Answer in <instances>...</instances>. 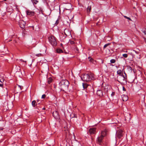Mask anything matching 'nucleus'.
Returning a JSON list of instances; mask_svg holds the SVG:
<instances>
[{"mask_svg": "<svg viewBox=\"0 0 146 146\" xmlns=\"http://www.w3.org/2000/svg\"><path fill=\"white\" fill-rule=\"evenodd\" d=\"M59 85V88L61 90L64 91L68 89L69 82L66 80H62L60 82Z\"/></svg>", "mask_w": 146, "mask_h": 146, "instance_id": "obj_1", "label": "nucleus"}, {"mask_svg": "<svg viewBox=\"0 0 146 146\" xmlns=\"http://www.w3.org/2000/svg\"><path fill=\"white\" fill-rule=\"evenodd\" d=\"M94 78L93 75L92 74L89 75L87 74H85L83 75V77L82 79V80L86 82L89 81Z\"/></svg>", "mask_w": 146, "mask_h": 146, "instance_id": "obj_2", "label": "nucleus"}, {"mask_svg": "<svg viewBox=\"0 0 146 146\" xmlns=\"http://www.w3.org/2000/svg\"><path fill=\"white\" fill-rule=\"evenodd\" d=\"M50 43L53 46H56L57 44L56 38L53 36H50L48 38Z\"/></svg>", "mask_w": 146, "mask_h": 146, "instance_id": "obj_3", "label": "nucleus"}, {"mask_svg": "<svg viewBox=\"0 0 146 146\" xmlns=\"http://www.w3.org/2000/svg\"><path fill=\"white\" fill-rule=\"evenodd\" d=\"M123 131L121 129L117 131L116 133V138H121L123 136Z\"/></svg>", "mask_w": 146, "mask_h": 146, "instance_id": "obj_4", "label": "nucleus"}, {"mask_svg": "<svg viewBox=\"0 0 146 146\" xmlns=\"http://www.w3.org/2000/svg\"><path fill=\"white\" fill-rule=\"evenodd\" d=\"M96 128H91L89 129L88 133L91 135L95 134H96Z\"/></svg>", "mask_w": 146, "mask_h": 146, "instance_id": "obj_5", "label": "nucleus"}, {"mask_svg": "<svg viewBox=\"0 0 146 146\" xmlns=\"http://www.w3.org/2000/svg\"><path fill=\"white\" fill-rule=\"evenodd\" d=\"M103 138L100 136L98 137L96 139L97 143L100 145H101L102 143Z\"/></svg>", "mask_w": 146, "mask_h": 146, "instance_id": "obj_6", "label": "nucleus"}, {"mask_svg": "<svg viewBox=\"0 0 146 146\" xmlns=\"http://www.w3.org/2000/svg\"><path fill=\"white\" fill-rule=\"evenodd\" d=\"M19 25L21 28H25L26 25L25 22L23 20H21L19 22Z\"/></svg>", "mask_w": 146, "mask_h": 146, "instance_id": "obj_7", "label": "nucleus"}, {"mask_svg": "<svg viewBox=\"0 0 146 146\" xmlns=\"http://www.w3.org/2000/svg\"><path fill=\"white\" fill-rule=\"evenodd\" d=\"M118 78L120 80V81H118L119 82H123L124 81H126L125 80L126 78V76L125 75V76L123 75L120 76H119Z\"/></svg>", "mask_w": 146, "mask_h": 146, "instance_id": "obj_8", "label": "nucleus"}, {"mask_svg": "<svg viewBox=\"0 0 146 146\" xmlns=\"http://www.w3.org/2000/svg\"><path fill=\"white\" fill-rule=\"evenodd\" d=\"M97 94L100 97L104 96V93L102 90H98L97 91Z\"/></svg>", "mask_w": 146, "mask_h": 146, "instance_id": "obj_9", "label": "nucleus"}, {"mask_svg": "<svg viewBox=\"0 0 146 146\" xmlns=\"http://www.w3.org/2000/svg\"><path fill=\"white\" fill-rule=\"evenodd\" d=\"M132 52H131L130 54L131 55L132 57V58H133L135 57V54L134 53V52H135V53L136 54H137L138 55H139V56H140V54H139V52H138L137 51H136L135 50H132Z\"/></svg>", "mask_w": 146, "mask_h": 146, "instance_id": "obj_10", "label": "nucleus"}, {"mask_svg": "<svg viewBox=\"0 0 146 146\" xmlns=\"http://www.w3.org/2000/svg\"><path fill=\"white\" fill-rule=\"evenodd\" d=\"M26 13L27 15H29L30 16L33 15L34 13L33 11H31L29 10L26 11Z\"/></svg>", "mask_w": 146, "mask_h": 146, "instance_id": "obj_11", "label": "nucleus"}, {"mask_svg": "<svg viewBox=\"0 0 146 146\" xmlns=\"http://www.w3.org/2000/svg\"><path fill=\"white\" fill-rule=\"evenodd\" d=\"M64 33L66 36H70L71 35V33L70 31L67 29H65Z\"/></svg>", "mask_w": 146, "mask_h": 146, "instance_id": "obj_12", "label": "nucleus"}, {"mask_svg": "<svg viewBox=\"0 0 146 146\" xmlns=\"http://www.w3.org/2000/svg\"><path fill=\"white\" fill-rule=\"evenodd\" d=\"M106 130H105L103 131H102L100 136L104 138V137L106 135Z\"/></svg>", "mask_w": 146, "mask_h": 146, "instance_id": "obj_13", "label": "nucleus"}, {"mask_svg": "<svg viewBox=\"0 0 146 146\" xmlns=\"http://www.w3.org/2000/svg\"><path fill=\"white\" fill-rule=\"evenodd\" d=\"M122 98L123 101H126L128 99V98L127 96L124 95H122Z\"/></svg>", "mask_w": 146, "mask_h": 146, "instance_id": "obj_14", "label": "nucleus"}, {"mask_svg": "<svg viewBox=\"0 0 146 146\" xmlns=\"http://www.w3.org/2000/svg\"><path fill=\"white\" fill-rule=\"evenodd\" d=\"M52 114L55 118L57 117L58 116V113L56 111H54L52 113Z\"/></svg>", "mask_w": 146, "mask_h": 146, "instance_id": "obj_15", "label": "nucleus"}, {"mask_svg": "<svg viewBox=\"0 0 146 146\" xmlns=\"http://www.w3.org/2000/svg\"><path fill=\"white\" fill-rule=\"evenodd\" d=\"M122 71L121 70H119L117 71V74L119 75V76H120L123 74H122Z\"/></svg>", "mask_w": 146, "mask_h": 146, "instance_id": "obj_16", "label": "nucleus"}, {"mask_svg": "<svg viewBox=\"0 0 146 146\" xmlns=\"http://www.w3.org/2000/svg\"><path fill=\"white\" fill-rule=\"evenodd\" d=\"M82 86L84 89H85L87 88L89 85L86 83H83Z\"/></svg>", "mask_w": 146, "mask_h": 146, "instance_id": "obj_17", "label": "nucleus"}, {"mask_svg": "<svg viewBox=\"0 0 146 146\" xmlns=\"http://www.w3.org/2000/svg\"><path fill=\"white\" fill-rule=\"evenodd\" d=\"M36 101H35V100L33 101L32 102V106L33 107H35L36 105L37 104H36Z\"/></svg>", "mask_w": 146, "mask_h": 146, "instance_id": "obj_18", "label": "nucleus"}, {"mask_svg": "<svg viewBox=\"0 0 146 146\" xmlns=\"http://www.w3.org/2000/svg\"><path fill=\"white\" fill-rule=\"evenodd\" d=\"M52 78L51 77L48 78L47 79V82L48 84H50L52 82Z\"/></svg>", "mask_w": 146, "mask_h": 146, "instance_id": "obj_19", "label": "nucleus"}, {"mask_svg": "<svg viewBox=\"0 0 146 146\" xmlns=\"http://www.w3.org/2000/svg\"><path fill=\"white\" fill-rule=\"evenodd\" d=\"M91 10V6H88L87 8V11L88 12H90Z\"/></svg>", "mask_w": 146, "mask_h": 146, "instance_id": "obj_20", "label": "nucleus"}, {"mask_svg": "<svg viewBox=\"0 0 146 146\" xmlns=\"http://www.w3.org/2000/svg\"><path fill=\"white\" fill-rule=\"evenodd\" d=\"M31 1L33 4H36L38 2L37 0H31Z\"/></svg>", "mask_w": 146, "mask_h": 146, "instance_id": "obj_21", "label": "nucleus"}, {"mask_svg": "<svg viewBox=\"0 0 146 146\" xmlns=\"http://www.w3.org/2000/svg\"><path fill=\"white\" fill-rule=\"evenodd\" d=\"M116 62V60L114 59H112L110 60V62L111 63H114Z\"/></svg>", "mask_w": 146, "mask_h": 146, "instance_id": "obj_22", "label": "nucleus"}, {"mask_svg": "<svg viewBox=\"0 0 146 146\" xmlns=\"http://www.w3.org/2000/svg\"><path fill=\"white\" fill-rule=\"evenodd\" d=\"M35 55L37 57H40V56H42V54L41 53H39V54H35Z\"/></svg>", "mask_w": 146, "mask_h": 146, "instance_id": "obj_23", "label": "nucleus"}, {"mask_svg": "<svg viewBox=\"0 0 146 146\" xmlns=\"http://www.w3.org/2000/svg\"><path fill=\"white\" fill-rule=\"evenodd\" d=\"M57 52L58 53H61L62 52V50L61 49H58L57 50Z\"/></svg>", "mask_w": 146, "mask_h": 146, "instance_id": "obj_24", "label": "nucleus"}, {"mask_svg": "<svg viewBox=\"0 0 146 146\" xmlns=\"http://www.w3.org/2000/svg\"><path fill=\"white\" fill-rule=\"evenodd\" d=\"M110 44V43H107L105 44L104 46V48H105L106 47L108 46Z\"/></svg>", "mask_w": 146, "mask_h": 146, "instance_id": "obj_25", "label": "nucleus"}, {"mask_svg": "<svg viewBox=\"0 0 146 146\" xmlns=\"http://www.w3.org/2000/svg\"><path fill=\"white\" fill-rule=\"evenodd\" d=\"M142 31L145 35H146V29H142Z\"/></svg>", "mask_w": 146, "mask_h": 146, "instance_id": "obj_26", "label": "nucleus"}, {"mask_svg": "<svg viewBox=\"0 0 146 146\" xmlns=\"http://www.w3.org/2000/svg\"><path fill=\"white\" fill-rule=\"evenodd\" d=\"M69 43H70L71 44H73L75 43V42L74 41L70 40L69 42Z\"/></svg>", "mask_w": 146, "mask_h": 146, "instance_id": "obj_27", "label": "nucleus"}, {"mask_svg": "<svg viewBox=\"0 0 146 146\" xmlns=\"http://www.w3.org/2000/svg\"><path fill=\"white\" fill-rule=\"evenodd\" d=\"M123 57L126 58L127 57L128 55L126 54H123Z\"/></svg>", "mask_w": 146, "mask_h": 146, "instance_id": "obj_28", "label": "nucleus"}, {"mask_svg": "<svg viewBox=\"0 0 146 146\" xmlns=\"http://www.w3.org/2000/svg\"><path fill=\"white\" fill-rule=\"evenodd\" d=\"M124 17L126 18L127 19L129 20H131V18L129 17H127L126 16H124Z\"/></svg>", "mask_w": 146, "mask_h": 146, "instance_id": "obj_29", "label": "nucleus"}, {"mask_svg": "<svg viewBox=\"0 0 146 146\" xmlns=\"http://www.w3.org/2000/svg\"><path fill=\"white\" fill-rule=\"evenodd\" d=\"M46 96V95H45L44 94H43V95H42V96L41 98H42V99L44 98Z\"/></svg>", "mask_w": 146, "mask_h": 146, "instance_id": "obj_30", "label": "nucleus"}, {"mask_svg": "<svg viewBox=\"0 0 146 146\" xmlns=\"http://www.w3.org/2000/svg\"><path fill=\"white\" fill-rule=\"evenodd\" d=\"M115 93L114 92H112L111 94V95L112 96H113L115 95Z\"/></svg>", "mask_w": 146, "mask_h": 146, "instance_id": "obj_31", "label": "nucleus"}, {"mask_svg": "<svg viewBox=\"0 0 146 146\" xmlns=\"http://www.w3.org/2000/svg\"><path fill=\"white\" fill-rule=\"evenodd\" d=\"M123 90L124 91H125L126 90V89L124 88V86H123Z\"/></svg>", "mask_w": 146, "mask_h": 146, "instance_id": "obj_32", "label": "nucleus"}, {"mask_svg": "<svg viewBox=\"0 0 146 146\" xmlns=\"http://www.w3.org/2000/svg\"><path fill=\"white\" fill-rule=\"evenodd\" d=\"M3 86V84H2V83L0 84V87H2Z\"/></svg>", "mask_w": 146, "mask_h": 146, "instance_id": "obj_33", "label": "nucleus"}, {"mask_svg": "<svg viewBox=\"0 0 146 146\" xmlns=\"http://www.w3.org/2000/svg\"><path fill=\"white\" fill-rule=\"evenodd\" d=\"M18 86H19V87L20 88V90H22V88H21V86H20V85H19Z\"/></svg>", "mask_w": 146, "mask_h": 146, "instance_id": "obj_34", "label": "nucleus"}, {"mask_svg": "<svg viewBox=\"0 0 146 146\" xmlns=\"http://www.w3.org/2000/svg\"><path fill=\"white\" fill-rule=\"evenodd\" d=\"M76 117V115L74 114V116L73 117Z\"/></svg>", "mask_w": 146, "mask_h": 146, "instance_id": "obj_35", "label": "nucleus"}, {"mask_svg": "<svg viewBox=\"0 0 146 146\" xmlns=\"http://www.w3.org/2000/svg\"><path fill=\"white\" fill-rule=\"evenodd\" d=\"M137 58L138 59H140V56L139 57H137Z\"/></svg>", "mask_w": 146, "mask_h": 146, "instance_id": "obj_36", "label": "nucleus"}, {"mask_svg": "<svg viewBox=\"0 0 146 146\" xmlns=\"http://www.w3.org/2000/svg\"><path fill=\"white\" fill-rule=\"evenodd\" d=\"M45 109V108H42V110H44Z\"/></svg>", "mask_w": 146, "mask_h": 146, "instance_id": "obj_37", "label": "nucleus"}, {"mask_svg": "<svg viewBox=\"0 0 146 146\" xmlns=\"http://www.w3.org/2000/svg\"><path fill=\"white\" fill-rule=\"evenodd\" d=\"M37 102H39V101H38V100H37Z\"/></svg>", "mask_w": 146, "mask_h": 146, "instance_id": "obj_38", "label": "nucleus"}, {"mask_svg": "<svg viewBox=\"0 0 146 146\" xmlns=\"http://www.w3.org/2000/svg\"><path fill=\"white\" fill-rule=\"evenodd\" d=\"M11 40H9V42H10V41H11Z\"/></svg>", "mask_w": 146, "mask_h": 146, "instance_id": "obj_39", "label": "nucleus"}, {"mask_svg": "<svg viewBox=\"0 0 146 146\" xmlns=\"http://www.w3.org/2000/svg\"><path fill=\"white\" fill-rule=\"evenodd\" d=\"M145 42H146V39H145Z\"/></svg>", "mask_w": 146, "mask_h": 146, "instance_id": "obj_40", "label": "nucleus"}, {"mask_svg": "<svg viewBox=\"0 0 146 146\" xmlns=\"http://www.w3.org/2000/svg\"><path fill=\"white\" fill-rule=\"evenodd\" d=\"M40 104V103H39H39H38V104Z\"/></svg>", "mask_w": 146, "mask_h": 146, "instance_id": "obj_41", "label": "nucleus"}, {"mask_svg": "<svg viewBox=\"0 0 146 146\" xmlns=\"http://www.w3.org/2000/svg\"><path fill=\"white\" fill-rule=\"evenodd\" d=\"M125 73V75H126V74H125V73Z\"/></svg>", "mask_w": 146, "mask_h": 146, "instance_id": "obj_42", "label": "nucleus"}]
</instances>
